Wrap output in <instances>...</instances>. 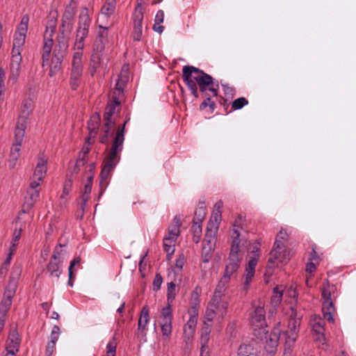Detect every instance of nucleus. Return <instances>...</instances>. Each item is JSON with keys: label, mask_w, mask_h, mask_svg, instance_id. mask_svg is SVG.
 <instances>
[{"label": "nucleus", "mask_w": 356, "mask_h": 356, "mask_svg": "<svg viewBox=\"0 0 356 356\" xmlns=\"http://www.w3.org/2000/svg\"><path fill=\"white\" fill-rule=\"evenodd\" d=\"M91 19L87 8L83 9L79 16V22L76 30L75 41L73 49L74 51L83 52L85 47V39L88 36Z\"/></svg>", "instance_id": "nucleus-4"}, {"label": "nucleus", "mask_w": 356, "mask_h": 356, "mask_svg": "<svg viewBox=\"0 0 356 356\" xmlns=\"http://www.w3.org/2000/svg\"><path fill=\"white\" fill-rule=\"evenodd\" d=\"M149 321V308L147 305L142 308L138 323V335L145 337L147 334V325Z\"/></svg>", "instance_id": "nucleus-22"}, {"label": "nucleus", "mask_w": 356, "mask_h": 356, "mask_svg": "<svg viewBox=\"0 0 356 356\" xmlns=\"http://www.w3.org/2000/svg\"><path fill=\"white\" fill-rule=\"evenodd\" d=\"M56 22L50 21L44 33L43 45L41 51L42 66L49 65V59L51 56L54 41L52 36L56 30Z\"/></svg>", "instance_id": "nucleus-8"}, {"label": "nucleus", "mask_w": 356, "mask_h": 356, "mask_svg": "<svg viewBox=\"0 0 356 356\" xmlns=\"http://www.w3.org/2000/svg\"><path fill=\"white\" fill-rule=\"evenodd\" d=\"M223 207V202L219 200L213 207L212 213L209 222H220L222 220L221 209Z\"/></svg>", "instance_id": "nucleus-32"}, {"label": "nucleus", "mask_w": 356, "mask_h": 356, "mask_svg": "<svg viewBox=\"0 0 356 356\" xmlns=\"http://www.w3.org/2000/svg\"><path fill=\"white\" fill-rule=\"evenodd\" d=\"M314 323L312 325L313 330L315 332L319 334H322L323 336L324 332V325L325 322L321 318H317L314 320Z\"/></svg>", "instance_id": "nucleus-51"}, {"label": "nucleus", "mask_w": 356, "mask_h": 356, "mask_svg": "<svg viewBox=\"0 0 356 356\" xmlns=\"http://www.w3.org/2000/svg\"><path fill=\"white\" fill-rule=\"evenodd\" d=\"M284 248V242L279 239L275 240L268 259L266 268L268 273H271V270L275 266H278L280 264H286L289 260V252Z\"/></svg>", "instance_id": "nucleus-6"}, {"label": "nucleus", "mask_w": 356, "mask_h": 356, "mask_svg": "<svg viewBox=\"0 0 356 356\" xmlns=\"http://www.w3.org/2000/svg\"><path fill=\"white\" fill-rule=\"evenodd\" d=\"M162 282H163L162 276L159 273L156 274L155 277L153 281V290L155 291L159 290L161 288V286L162 284Z\"/></svg>", "instance_id": "nucleus-57"}, {"label": "nucleus", "mask_w": 356, "mask_h": 356, "mask_svg": "<svg viewBox=\"0 0 356 356\" xmlns=\"http://www.w3.org/2000/svg\"><path fill=\"white\" fill-rule=\"evenodd\" d=\"M259 254H257L254 257H251L248 261V264L245 268V281L244 282V288L248 289L252 278L254 277L255 266L257 264Z\"/></svg>", "instance_id": "nucleus-24"}, {"label": "nucleus", "mask_w": 356, "mask_h": 356, "mask_svg": "<svg viewBox=\"0 0 356 356\" xmlns=\"http://www.w3.org/2000/svg\"><path fill=\"white\" fill-rule=\"evenodd\" d=\"M192 232L193 233V241L195 243H199L202 232V224H193Z\"/></svg>", "instance_id": "nucleus-49"}, {"label": "nucleus", "mask_w": 356, "mask_h": 356, "mask_svg": "<svg viewBox=\"0 0 356 356\" xmlns=\"http://www.w3.org/2000/svg\"><path fill=\"white\" fill-rule=\"evenodd\" d=\"M172 310L171 306L167 305L161 312V326L172 325Z\"/></svg>", "instance_id": "nucleus-33"}, {"label": "nucleus", "mask_w": 356, "mask_h": 356, "mask_svg": "<svg viewBox=\"0 0 356 356\" xmlns=\"http://www.w3.org/2000/svg\"><path fill=\"white\" fill-rule=\"evenodd\" d=\"M300 318L297 316V313L296 311L292 309V312L291 314V318L289 320L288 323V330L287 334L289 338L292 339L293 340L296 339V332L298 331V328L300 325Z\"/></svg>", "instance_id": "nucleus-23"}, {"label": "nucleus", "mask_w": 356, "mask_h": 356, "mask_svg": "<svg viewBox=\"0 0 356 356\" xmlns=\"http://www.w3.org/2000/svg\"><path fill=\"white\" fill-rule=\"evenodd\" d=\"M22 232V228L15 229L13 234V240L11 241L10 249L11 252H15L17 250V246L18 245V242L21 238Z\"/></svg>", "instance_id": "nucleus-47"}, {"label": "nucleus", "mask_w": 356, "mask_h": 356, "mask_svg": "<svg viewBox=\"0 0 356 356\" xmlns=\"http://www.w3.org/2000/svg\"><path fill=\"white\" fill-rule=\"evenodd\" d=\"M143 8L138 5L133 14L134 32L133 38L134 40L140 41L143 34Z\"/></svg>", "instance_id": "nucleus-13"}, {"label": "nucleus", "mask_w": 356, "mask_h": 356, "mask_svg": "<svg viewBox=\"0 0 356 356\" xmlns=\"http://www.w3.org/2000/svg\"><path fill=\"white\" fill-rule=\"evenodd\" d=\"M115 0H106L101 8L97 22H100L102 25L103 24H108L109 18L115 11Z\"/></svg>", "instance_id": "nucleus-17"}, {"label": "nucleus", "mask_w": 356, "mask_h": 356, "mask_svg": "<svg viewBox=\"0 0 356 356\" xmlns=\"http://www.w3.org/2000/svg\"><path fill=\"white\" fill-rule=\"evenodd\" d=\"M81 263V257H75L70 263V265L69 266V274H70V278L72 277L73 276V269H74V267L76 265H79Z\"/></svg>", "instance_id": "nucleus-60"}, {"label": "nucleus", "mask_w": 356, "mask_h": 356, "mask_svg": "<svg viewBox=\"0 0 356 356\" xmlns=\"http://www.w3.org/2000/svg\"><path fill=\"white\" fill-rule=\"evenodd\" d=\"M47 158L42 154L38 157V162L33 175V180L38 181L40 184L44 179L47 170Z\"/></svg>", "instance_id": "nucleus-21"}, {"label": "nucleus", "mask_w": 356, "mask_h": 356, "mask_svg": "<svg viewBox=\"0 0 356 356\" xmlns=\"http://www.w3.org/2000/svg\"><path fill=\"white\" fill-rule=\"evenodd\" d=\"M108 26H105L99 24L97 35L92 44V49H94V51L97 52H104L106 45L108 43Z\"/></svg>", "instance_id": "nucleus-12"}, {"label": "nucleus", "mask_w": 356, "mask_h": 356, "mask_svg": "<svg viewBox=\"0 0 356 356\" xmlns=\"http://www.w3.org/2000/svg\"><path fill=\"white\" fill-rule=\"evenodd\" d=\"M63 58L64 56L60 54H56L53 53V57L51 58V63H49V65H47L49 68V75L50 76H54L60 71L61 69Z\"/></svg>", "instance_id": "nucleus-27"}, {"label": "nucleus", "mask_w": 356, "mask_h": 356, "mask_svg": "<svg viewBox=\"0 0 356 356\" xmlns=\"http://www.w3.org/2000/svg\"><path fill=\"white\" fill-rule=\"evenodd\" d=\"M124 86V82L120 79H118L115 84V87L112 96H116L118 99H120V97L123 95Z\"/></svg>", "instance_id": "nucleus-53"}, {"label": "nucleus", "mask_w": 356, "mask_h": 356, "mask_svg": "<svg viewBox=\"0 0 356 356\" xmlns=\"http://www.w3.org/2000/svg\"><path fill=\"white\" fill-rule=\"evenodd\" d=\"M248 104V100L245 97H239L235 99L232 104V109L238 110Z\"/></svg>", "instance_id": "nucleus-52"}, {"label": "nucleus", "mask_w": 356, "mask_h": 356, "mask_svg": "<svg viewBox=\"0 0 356 356\" xmlns=\"http://www.w3.org/2000/svg\"><path fill=\"white\" fill-rule=\"evenodd\" d=\"M207 216V207L204 201H200L194 214L193 222H202Z\"/></svg>", "instance_id": "nucleus-30"}, {"label": "nucleus", "mask_w": 356, "mask_h": 356, "mask_svg": "<svg viewBox=\"0 0 356 356\" xmlns=\"http://www.w3.org/2000/svg\"><path fill=\"white\" fill-rule=\"evenodd\" d=\"M204 323V326L202 328L200 339L202 350L206 348V345L208 343L209 340V334L211 332V325H209L207 323H206V321Z\"/></svg>", "instance_id": "nucleus-39"}, {"label": "nucleus", "mask_w": 356, "mask_h": 356, "mask_svg": "<svg viewBox=\"0 0 356 356\" xmlns=\"http://www.w3.org/2000/svg\"><path fill=\"white\" fill-rule=\"evenodd\" d=\"M335 286H330L329 282L327 281L323 284L321 288V296L323 299V314L324 319L329 322H333L332 314L334 312V303L332 299V293H334Z\"/></svg>", "instance_id": "nucleus-7"}, {"label": "nucleus", "mask_w": 356, "mask_h": 356, "mask_svg": "<svg viewBox=\"0 0 356 356\" xmlns=\"http://www.w3.org/2000/svg\"><path fill=\"white\" fill-rule=\"evenodd\" d=\"M19 155H17V153H13L10 152L9 159H8V163H9V168H13L15 166L16 162L18 160Z\"/></svg>", "instance_id": "nucleus-61"}, {"label": "nucleus", "mask_w": 356, "mask_h": 356, "mask_svg": "<svg viewBox=\"0 0 356 356\" xmlns=\"http://www.w3.org/2000/svg\"><path fill=\"white\" fill-rule=\"evenodd\" d=\"M217 309H215V308H213V307H207V310L205 312V315H204V319L206 321V323L207 322H211L213 321V319L215 318L216 316V310Z\"/></svg>", "instance_id": "nucleus-54"}, {"label": "nucleus", "mask_w": 356, "mask_h": 356, "mask_svg": "<svg viewBox=\"0 0 356 356\" xmlns=\"http://www.w3.org/2000/svg\"><path fill=\"white\" fill-rule=\"evenodd\" d=\"M22 61V56L20 53L14 54L11 52L9 79L12 80L13 83H15L19 76Z\"/></svg>", "instance_id": "nucleus-18"}, {"label": "nucleus", "mask_w": 356, "mask_h": 356, "mask_svg": "<svg viewBox=\"0 0 356 356\" xmlns=\"http://www.w3.org/2000/svg\"><path fill=\"white\" fill-rule=\"evenodd\" d=\"M33 109V101L31 98H26L23 100L21 106L22 115L19 116L17 121L21 118L25 119V123L27 124V117L31 113Z\"/></svg>", "instance_id": "nucleus-29"}, {"label": "nucleus", "mask_w": 356, "mask_h": 356, "mask_svg": "<svg viewBox=\"0 0 356 356\" xmlns=\"http://www.w3.org/2000/svg\"><path fill=\"white\" fill-rule=\"evenodd\" d=\"M117 343L113 339L111 341H110L107 346V355L106 356H115Z\"/></svg>", "instance_id": "nucleus-56"}, {"label": "nucleus", "mask_w": 356, "mask_h": 356, "mask_svg": "<svg viewBox=\"0 0 356 356\" xmlns=\"http://www.w3.org/2000/svg\"><path fill=\"white\" fill-rule=\"evenodd\" d=\"M120 101L116 96H112V101L108 104L105 108L104 115V120L106 125L108 127L109 124H115V122L112 120V116L118 111L120 109Z\"/></svg>", "instance_id": "nucleus-20"}, {"label": "nucleus", "mask_w": 356, "mask_h": 356, "mask_svg": "<svg viewBox=\"0 0 356 356\" xmlns=\"http://www.w3.org/2000/svg\"><path fill=\"white\" fill-rule=\"evenodd\" d=\"M69 33H67V31L59 29V33L56 39L57 44L54 48V54H60L63 56H65L69 47Z\"/></svg>", "instance_id": "nucleus-19"}, {"label": "nucleus", "mask_w": 356, "mask_h": 356, "mask_svg": "<svg viewBox=\"0 0 356 356\" xmlns=\"http://www.w3.org/2000/svg\"><path fill=\"white\" fill-rule=\"evenodd\" d=\"M182 79L191 94L196 98L198 97L197 86L202 92H205L208 90L213 96L218 95V83H215L211 76L199 68L191 65L184 66Z\"/></svg>", "instance_id": "nucleus-1"}, {"label": "nucleus", "mask_w": 356, "mask_h": 356, "mask_svg": "<svg viewBox=\"0 0 356 356\" xmlns=\"http://www.w3.org/2000/svg\"><path fill=\"white\" fill-rule=\"evenodd\" d=\"M83 52L74 51L72 60L71 71H76L83 72L82 64Z\"/></svg>", "instance_id": "nucleus-34"}, {"label": "nucleus", "mask_w": 356, "mask_h": 356, "mask_svg": "<svg viewBox=\"0 0 356 356\" xmlns=\"http://www.w3.org/2000/svg\"><path fill=\"white\" fill-rule=\"evenodd\" d=\"M234 229H232V246L229 257L227 259L224 275L231 277L234 275L241 266L242 260V254H240L239 244L241 240L239 238L240 232L239 228L241 224H233Z\"/></svg>", "instance_id": "nucleus-3"}, {"label": "nucleus", "mask_w": 356, "mask_h": 356, "mask_svg": "<svg viewBox=\"0 0 356 356\" xmlns=\"http://www.w3.org/2000/svg\"><path fill=\"white\" fill-rule=\"evenodd\" d=\"M115 124H109L108 127L106 125V122L102 128V134L100 136L99 141L102 143L106 144L108 141V138L113 134Z\"/></svg>", "instance_id": "nucleus-40"}, {"label": "nucleus", "mask_w": 356, "mask_h": 356, "mask_svg": "<svg viewBox=\"0 0 356 356\" xmlns=\"http://www.w3.org/2000/svg\"><path fill=\"white\" fill-rule=\"evenodd\" d=\"M161 332L163 337L169 338L172 333V325H161Z\"/></svg>", "instance_id": "nucleus-63"}, {"label": "nucleus", "mask_w": 356, "mask_h": 356, "mask_svg": "<svg viewBox=\"0 0 356 356\" xmlns=\"http://www.w3.org/2000/svg\"><path fill=\"white\" fill-rule=\"evenodd\" d=\"M195 330L184 328V337L186 342L189 341L193 337Z\"/></svg>", "instance_id": "nucleus-64"}, {"label": "nucleus", "mask_w": 356, "mask_h": 356, "mask_svg": "<svg viewBox=\"0 0 356 356\" xmlns=\"http://www.w3.org/2000/svg\"><path fill=\"white\" fill-rule=\"evenodd\" d=\"M88 183L85 185L84 187V194L82 195V200L84 202V204L88 200V195L90 193L92 190V181L93 179V176L92 174L89 175L87 177Z\"/></svg>", "instance_id": "nucleus-50"}, {"label": "nucleus", "mask_w": 356, "mask_h": 356, "mask_svg": "<svg viewBox=\"0 0 356 356\" xmlns=\"http://www.w3.org/2000/svg\"><path fill=\"white\" fill-rule=\"evenodd\" d=\"M284 289L282 286H277L273 289V295L271 297L270 303L273 307H277L282 302Z\"/></svg>", "instance_id": "nucleus-35"}, {"label": "nucleus", "mask_w": 356, "mask_h": 356, "mask_svg": "<svg viewBox=\"0 0 356 356\" xmlns=\"http://www.w3.org/2000/svg\"><path fill=\"white\" fill-rule=\"evenodd\" d=\"M214 248L215 245L203 243L202 249V259L204 263H208L211 260Z\"/></svg>", "instance_id": "nucleus-38"}, {"label": "nucleus", "mask_w": 356, "mask_h": 356, "mask_svg": "<svg viewBox=\"0 0 356 356\" xmlns=\"http://www.w3.org/2000/svg\"><path fill=\"white\" fill-rule=\"evenodd\" d=\"M239 356H257V351L251 344H242L238 350Z\"/></svg>", "instance_id": "nucleus-36"}, {"label": "nucleus", "mask_w": 356, "mask_h": 356, "mask_svg": "<svg viewBox=\"0 0 356 356\" xmlns=\"http://www.w3.org/2000/svg\"><path fill=\"white\" fill-rule=\"evenodd\" d=\"M230 278L231 277L225 275H223L222 277L220 279L216 286V289L215 290L216 293H218L221 296H223L225 291H226L227 284L230 281Z\"/></svg>", "instance_id": "nucleus-43"}, {"label": "nucleus", "mask_w": 356, "mask_h": 356, "mask_svg": "<svg viewBox=\"0 0 356 356\" xmlns=\"http://www.w3.org/2000/svg\"><path fill=\"white\" fill-rule=\"evenodd\" d=\"M267 337L263 340H266V343L271 348H275L277 346V343L280 339V336L277 332L273 331L268 334L267 331Z\"/></svg>", "instance_id": "nucleus-45"}, {"label": "nucleus", "mask_w": 356, "mask_h": 356, "mask_svg": "<svg viewBox=\"0 0 356 356\" xmlns=\"http://www.w3.org/2000/svg\"><path fill=\"white\" fill-rule=\"evenodd\" d=\"M40 184L36 180H32L30 183L29 187L26 191V195L24 196L23 209L20 216H19V219H23L20 216L24 215L26 213V211L32 208V207L38 200L40 191Z\"/></svg>", "instance_id": "nucleus-10"}, {"label": "nucleus", "mask_w": 356, "mask_h": 356, "mask_svg": "<svg viewBox=\"0 0 356 356\" xmlns=\"http://www.w3.org/2000/svg\"><path fill=\"white\" fill-rule=\"evenodd\" d=\"M169 241L170 240L168 238H163V250L165 252L168 253V256L172 254L175 252L174 246L172 245L170 243L168 244V241Z\"/></svg>", "instance_id": "nucleus-58"}, {"label": "nucleus", "mask_w": 356, "mask_h": 356, "mask_svg": "<svg viewBox=\"0 0 356 356\" xmlns=\"http://www.w3.org/2000/svg\"><path fill=\"white\" fill-rule=\"evenodd\" d=\"M127 121H125L122 126L118 127L111 147L108 150V154L104 159L103 167L99 175V186L102 192L107 187L112 171L120 160V152L123 149L124 140V127Z\"/></svg>", "instance_id": "nucleus-2"}, {"label": "nucleus", "mask_w": 356, "mask_h": 356, "mask_svg": "<svg viewBox=\"0 0 356 356\" xmlns=\"http://www.w3.org/2000/svg\"><path fill=\"white\" fill-rule=\"evenodd\" d=\"M179 235V226L178 224H172L168 229V234L165 238L175 241Z\"/></svg>", "instance_id": "nucleus-48"}, {"label": "nucleus", "mask_w": 356, "mask_h": 356, "mask_svg": "<svg viewBox=\"0 0 356 356\" xmlns=\"http://www.w3.org/2000/svg\"><path fill=\"white\" fill-rule=\"evenodd\" d=\"M253 312L250 314V323L254 327V335L260 341L267 337L266 311L263 303L253 304Z\"/></svg>", "instance_id": "nucleus-5"}, {"label": "nucleus", "mask_w": 356, "mask_h": 356, "mask_svg": "<svg viewBox=\"0 0 356 356\" xmlns=\"http://www.w3.org/2000/svg\"><path fill=\"white\" fill-rule=\"evenodd\" d=\"M100 122V116L97 113L93 114L89 121L88 122V129L89 131V135L86 138L87 142H89L92 138H95L99 129Z\"/></svg>", "instance_id": "nucleus-25"}, {"label": "nucleus", "mask_w": 356, "mask_h": 356, "mask_svg": "<svg viewBox=\"0 0 356 356\" xmlns=\"http://www.w3.org/2000/svg\"><path fill=\"white\" fill-rule=\"evenodd\" d=\"M192 306L188 310L190 318H197L198 315V293L194 292L192 294Z\"/></svg>", "instance_id": "nucleus-42"}, {"label": "nucleus", "mask_w": 356, "mask_h": 356, "mask_svg": "<svg viewBox=\"0 0 356 356\" xmlns=\"http://www.w3.org/2000/svg\"><path fill=\"white\" fill-rule=\"evenodd\" d=\"M103 52H97L92 49L90 58V73L92 76L96 72L97 68L100 65Z\"/></svg>", "instance_id": "nucleus-31"}, {"label": "nucleus", "mask_w": 356, "mask_h": 356, "mask_svg": "<svg viewBox=\"0 0 356 356\" xmlns=\"http://www.w3.org/2000/svg\"><path fill=\"white\" fill-rule=\"evenodd\" d=\"M197 318H189L184 328L195 330Z\"/></svg>", "instance_id": "nucleus-62"}, {"label": "nucleus", "mask_w": 356, "mask_h": 356, "mask_svg": "<svg viewBox=\"0 0 356 356\" xmlns=\"http://www.w3.org/2000/svg\"><path fill=\"white\" fill-rule=\"evenodd\" d=\"M176 284L171 282L168 284L167 289V300L168 305L172 306V303L175 298L176 296Z\"/></svg>", "instance_id": "nucleus-46"}, {"label": "nucleus", "mask_w": 356, "mask_h": 356, "mask_svg": "<svg viewBox=\"0 0 356 356\" xmlns=\"http://www.w3.org/2000/svg\"><path fill=\"white\" fill-rule=\"evenodd\" d=\"M222 296L218 293H216V292H214L213 296L210 302L209 303L208 306L215 309H218L219 304L221 301Z\"/></svg>", "instance_id": "nucleus-55"}, {"label": "nucleus", "mask_w": 356, "mask_h": 356, "mask_svg": "<svg viewBox=\"0 0 356 356\" xmlns=\"http://www.w3.org/2000/svg\"><path fill=\"white\" fill-rule=\"evenodd\" d=\"M218 229V227L216 225V224H209V225L207 227L203 243L209 245H216V234Z\"/></svg>", "instance_id": "nucleus-28"}, {"label": "nucleus", "mask_w": 356, "mask_h": 356, "mask_svg": "<svg viewBox=\"0 0 356 356\" xmlns=\"http://www.w3.org/2000/svg\"><path fill=\"white\" fill-rule=\"evenodd\" d=\"M26 123L25 119L21 118L17 122L16 129L15 131V143L11 147L10 152L13 153H17L19 156L20 147L22 145L23 138L25 134Z\"/></svg>", "instance_id": "nucleus-15"}, {"label": "nucleus", "mask_w": 356, "mask_h": 356, "mask_svg": "<svg viewBox=\"0 0 356 356\" xmlns=\"http://www.w3.org/2000/svg\"><path fill=\"white\" fill-rule=\"evenodd\" d=\"M60 333V327L58 325H54L51 330L50 340L48 341L46 347L45 354L47 356H51L53 354L55 350L56 343L58 339Z\"/></svg>", "instance_id": "nucleus-26"}, {"label": "nucleus", "mask_w": 356, "mask_h": 356, "mask_svg": "<svg viewBox=\"0 0 356 356\" xmlns=\"http://www.w3.org/2000/svg\"><path fill=\"white\" fill-rule=\"evenodd\" d=\"M207 106H209L212 111L214 110L216 106L215 103L211 100L210 97L206 98L200 106L202 110L206 108Z\"/></svg>", "instance_id": "nucleus-59"}, {"label": "nucleus", "mask_w": 356, "mask_h": 356, "mask_svg": "<svg viewBox=\"0 0 356 356\" xmlns=\"http://www.w3.org/2000/svg\"><path fill=\"white\" fill-rule=\"evenodd\" d=\"M82 72L71 71L70 86L72 90H76L81 83Z\"/></svg>", "instance_id": "nucleus-44"}, {"label": "nucleus", "mask_w": 356, "mask_h": 356, "mask_svg": "<svg viewBox=\"0 0 356 356\" xmlns=\"http://www.w3.org/2000/svg\"><path fill=\"white\" fill-rule=\"evenodd\" d=\"M13 293L10 292V282L9 283L8 289L5 292L3 298L0 304V330L4 327L7 314L12 305Z\"/></svg>", "instance_id": "nucleus-14"}, {"label": "nucleus", "mask_w": 356, "mask_h": 356, "mask_svg": "<svg viewBox=\"0 0 356 356\" xmlns=\"http://www.w3.org/2000/svg\"><path fill=\"white\" fill-rule=\"evenodd\" d=\"M60 261H53L50 260L49 263L47 266V271L51 276L58 277L61 274V270L60 269L59 264Z\"/></svg>", "instance_id": "nucleus-41"}, {"label": "nucleus", "mask_w": 356, "mask_h": 356, "mask_svg": "<svg viewBox=\"0 0 356 356\" xmlns=\"http://www.w3.org/2000/svg\"><path fill=\"white\" fill-rule=\"evenodd\" d=\"M90 143H91L90 140H89V142H87V140H86V144L83 146L82 151L79 154V158L76 161V168H79L80 167L83 166L85 165V163H86V157L87 154H88V152H90L89 146H90Z\"/></svg>", "instance_id": "nucleus-37"}, {"label": "nucleus", "mask_w": 356, "mask_h": 356, "mask_svg": "<svg viewBox=\"0 0 356 356\" xmlns=\"http://www.w3.org/2000/svg\"><path fill=\"white\" fill-rule=\"evenodd\" d=\"M29 16L25 15L15 31L12 51L14 54L22 53L28 31Z\"/></svg>", "instance_id": "nucleus-9"}, {"label": "nucleus", "mask_w": 356, "mask_h": 356, "mask_svg": "<svg viewBox=\"0 0 356 356\" xmlns=\"http://www.w3.org/2000/svg\"><path fill=\"white\" fill-rule=\"evenodd\" d=\"M76 1L71 0L65 7L62 16L60 29L67 31V33H70L72 29L74 17L76 12Z\"/></svg>", "instance_id": "nucleus-11"}, {"label": "nucleus", "mask_w": 356, "mask_h": 356, "mask_svg": "<svg viewBox=\"0 0 356 356\" xmlns=\"http://www.w3.org/2000/svg\"><path fill=\"white\" fill-rule=\"evenodd\" d=\"M20 338L16 329L11 330L6 342V354L5 356H15L19 351Z\"/></svg>", "instance_id": "nucleus-16"}]
</instances>
